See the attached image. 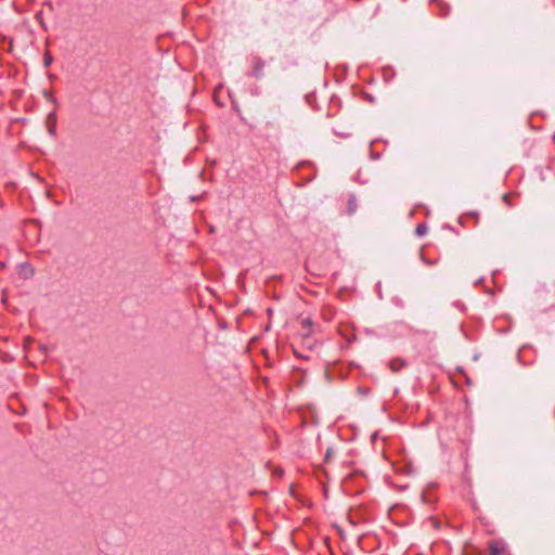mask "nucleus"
<instances>
[{"mask_svg": "<svg viewBox=\"0 0 555 555\" xmlns=\"http://www.w3.org/2000/svg\"><path fill=\"white\" fill-rule=\"evenodd\" d=\"M44 95H46L47 100L50 101L51 103H53V105H54V109L52 112H50L46 118V127H47L49 134L51 137H55L56 135V125H57V116H56L55 109L57 106V101L54 96H52L48 92H44Z\"/></svg>", "mask_w": 555, "mask_h": 555, "instance_id": "f257e3e1", "label": "nucleus"}, {"mask_svg": "<svg viewBox=\"0 0 555 555\" xmlns=\"http://www.w3.org/2000/svg\"><path fill=\"white\" fill-rule=\"evenodd\" d=\"M264 61L260 59L259 56H254L251 61V73L250 75L257 79L262 78L263 76V68H264Z\"/></svg>", "mask_w": 555, "mask_h": 555, "instance_id": "f03ea898", "label": "nucleus"}, {"mask_svg": "<svg viewBox=\"0 0 555 555\" xmlns=\"http://www.w3.org/2000/svg\"><path fill=\"white\" fill-rule=\"evenodd\" d=\"M489 555H505L506 547L505 544L501 541H491L488 545Z\"/></svg>", "mask_w": 555, "mask_h": 555, "instance_id": "7ed1b4c3", "label": "nucleus"}, {"mask_svg": "<svg viewBox=\"0 0 555 555\" xmlns=\"http://www.w3.org/2000/svg\"><path fill=\"white\" fill-rule=\"evenodd\" d=\"M433 2L437 5L438 15L440 17H447L449 15L451 8L448 3L443 2L442 0H433Z\"/></svg>", "mask_w": 555, "mask_h": 555, "instance_id": "20e7f679", "label": "nucleus"}, {"mask_svg": "<svg viewBox=\"0 0 555 555\" xmlns=\"http://www.w3.org/2000/svg\"><path fill=\"white\" fill-rule=\"evenodd\" d=\"M405 366H406V362L402 358H395V359L389 361V369L393 373H398L400 370H402Z\"/></svg>", "mask_w": 555, "mask_h": 555, "instance_id": "39448f33", "label": "nucleus"}, {"mask_svg": "<svg viewBox=\"0 0 555 555\" xmlns=\"http://www.w3.org/2000/svg\"><path fill=\"white\" fill-rule=\"evenodd\" d=\"M357 208H358L357 198L354 195H350L347 201V212L349 215H352L356 212Z\"/></svg>", "mask_w": 555, "mask_h": 555, "instance_id": "423d86ee", "label": "nucleus"}, {"mask_svg": "<svg viewBox=\"0 0 555 555\" xmlns=\"http://www.w3.org/2000/svg\"><path fill=\"white\" fill-rule=\"evenodd\" d=\"M468 219H473L474 220V223L477 224L478 223V220H479V215L478 212H475V211H472V212H467L463 216L460 217L459 219V222L461 224H464L465 220H468Z\"/></svg>", "mask_w": 555, "mask_h": 555, "instance_id": "0eeeda50", "label": "nucleus"}, {"mask_svg": "<svg viewBox=\"0 0 555 555\" xmlns=\"http://www.w3.org/2000/svg\"><path fill=\"white\" fill-rule=\"evenodd\" d=\"M427 233V225L425 223H418L415 229V234L417 236H423Z\"/></svg>", "mask_w": 555, "mask_h": 555, "instance_id": "6e6552de", "label": "nucleus"}, {"mask_svg": "<svg viewBox=\"0 0 555 555\" xmlns=\"http://www.w3.org/2000/svg\"><path fill=\"white\" fill-rule=\"evenodd\" d=\"M52 62H53V56L51 55V53L49 51H46L44 55H43V66L47 68L52 64Z\"/></svg>", "mask_w": 555, "mask_h": 555, "instance_id": "1a4fd4ad", "label": "nucleus"}, {"mask_svg": "<svg viewBox=\"0 0 555 555\" xmlns=\"http://www.w3.org/2000/svg\"><path fill=\"white\" fill-rule=\"evenodd\" d=\"M512 198V194L511 193H506L502 196V201L504 202V204L507 206V207H513V203L511 201Z\"/></svg>", "mask_w": 555, "mask_h": 555, "instance_id": "9d476101", "label": "nucleus"}, {"mask_svg": "<svg viewBox=\"0 0 555 555\" xmlns=\"http://www.w3.org/2000/svg\"><path fill=\"white\" fill-rule=\"evenodd\" d=\"M36 21L46 29V24L43 21V13L40 11L36 14Z\"/></svg>", "mask_w": 555, "mask_h": 555, "instance_id": "9b49d317", "label": "nucleus"}, {"mask_svg": "<svg viewBox=\"0 0 555 555\" xmlns=\"http://www.w3.org/2000/svg\"><path fill=\"white\" fill-rule=\"evenodd\" d=\"M422 499H423V501H424L425 503H428V504H430L431 502H434V499H431V498H430V495H429L428 491L423 492V494H422Z\"/></svg>", "mask_w": 555, "mask_h": 555, "instance_id": "f8f14e48", "label": "nucleus"}, {"mask_svg": "<svg viewBox=\"0 0 555 555\" xmlns=\"http://www.w3.org/2000/svg\"><path fill=\"white\" fill-rule=\"evenodd\" d=\"M39 350H40V352H41L43 356H47V354H48V350H49V348H48V346H47V345H42V344H40V345H39Z\"/></svg>", "mask_w": 555, "mask_h": 555, "instance_id": "ddd939ff", "label": "nucleus"}, {"mask_svg": "<svg viewBox=\"0 0 555 555\" xmlns=\"http://www.w3.org/2000/svg\"><path fill=\"white\" fill-rule=\"evenodd\" d=\"M44 5L48 7L51 11L53 10V4L50 1H46Z\"/></svg>", "mask_w": 555, "mask_h": 555, "instance_id": "4468645a", "label": "nucleus"}, {"mask_svg": "<svg viewBox=\"0 0 555 555\" xmlns=\"http://www.w3.org/2000/svg\"><path fill=\"white\" fill-rule=\"evenodd\" d=\"M304 325H311V321L309 319L304 320Z\"/></svg>", "mask_w": 555, "mask_h": 555, "instance_id": "2eb2a0df", "label": "nucleus"}, {"mask_svg": "<svg viewBox=\"0 0 555 555\" xmlns=\"http://www.w3.org/2000/svg\"><path fill=\"white\" fill-rule=\"evenodd\" d=\"M328 457H331V454H330V450L327 451L326 455H325V459L327 460Z\"/></svg>", "mask_w": 555, "mask_h": 555, "instance_id": "dca6fc26", "label": "nucleus"}, {"mask_svg": "<svg viewBox=\"0 0 555 555\" xmlns=\"http://www.w3.org/2000/svg\"><path fill=\"white\" fill-rule=\"evenodd\" d=\"M554 4H555V0H553Z\"/></svg>", "mask_w": 555, "mask_h": 555, "instance_id": "f3484780", "label": "nucleus"}]
</instances>
